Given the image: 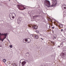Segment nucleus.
Wrapping results in <instances>:
<instances>
[{"label":"nucleus","mask_w":66,"mask_h":66,"mask_svg":"<svg viewBox=\"0 0 66 66\" xmlns=\"http://www.w3.org/2000/svg\"><path fill=\"white\" fill-rule=\"evenodd\" d=\"M53 4L51 6L50 3L49 1L47 0H45L44 4L46 6L48 7H53L57 4V0H52Z\"/></svg>","instance_id":"nucleus-1"},{"label":"nucleus","mask_w":66,"mask_h":66,"mask_svg":"<svg viewBox=\"0 0 66 66\" xmlns=\"http://www.w3.org/2000/svg\"><path fill=\"white\" fill-rule=\"evenodd\" d=\"M29 27H32L34 29H37L38 28V26L35 25L30 24L29 25Z\"/></svg>","instance_id":"nucleus-2"},{"label":"nucleus","mask_w":66,"mask_h":66,"mask_svg":"<svg viewBox=\"0 0 66 66\" xmlns=\"http://www.w3.org/2000/svg\"><path fill=\"white\" fill-rule=\"evenodd\" d=\"M18 9L21 10H25L26 8L24 7L23 6H22L21 5H18Z\"/></svg>","instance_id":"nucleus-3"},{"label":"nucleus","mask_w":66,"mask_h":66,"mask_svg":"<svg viewBox=\"0 0 66 66\" xmlns=\"http://www.w3.org/2000/svg\"><path fill=\"white\" fill-rule=\"evenodd\" d=\"M64 53H62L61 54V55L62 56L61 57L62 58H64L65 56L64 53H66V51L65 50L64 51Z\"/></svg>","instance_id":"nucleus-4"},{"label":"nucleus","mask_w":66,"mask_h":66,"mask_svg":"<svg viewBox=\"0 0 66 66\" xmlns=\"http://www.w3.org/2000/svg\"><path fill=\"white\" fill-rule=\"evenodd\" d=\"M9 18L11 20H13L14 18V17L13 16L12 14H9Z\"/></svg>","instance_id":"nucleus-5"},{"label":"nucleus","mask_w":66,"mask_h":66,"mask_svg":"<svg viewBox=\"0 0 66 66\" xmlns=\"http://www.w3.org/2000/svg\"><path fill=\"white\" fill-rule=\"evenodd\" d=\"M26 42H28V43H30L31 42V39L29 38H27V39H26L24 40Z\"/></svg>","instance_id":"nucleus-6"},{"label":"nucleus","mask_w":66,"mask_h":66,"mask_svg":"<svg viewBox=\"0 0 66 66\" xmlns=\"http://www.w3.org/2000/svg\"><path fill=\"white\" fill-rule=\"evenodd\" d=\"M5 34H6V35H7V33H6L5 34L4 33V34L3 33V34H2L1 33H0V38H1V37L2 36H4Z\"/></svg>","instance_id":"nucleus-7"},{"label":"nucleus","mask_w":66,"mask_h":66,"mask_svg":"<svg viewBox=\"0 0 66 66\" xmlns=\"http://www.w3.org/2000/svg\"><path fill=\"white\" fill-rule=\"evenodd\" d=\"M49 21H50L49 22V23L51 25V26H52L53 24L52 21V20H50Z\"/></svg>","instance_id":"nucleus-8"},{"label":"nucleus","mask_w":66,"mask_h":66,"mask_svg":"<svg viewBox=\"0 0 66 66\" xmlns=\"http://www.w3.org/2000/svg\"><path fill=\"white\" fill-rule=\"evenodd\" d=\"M38 38V36L37 35H35L34 36V38L35 39H37Z\"/></svg>","instance_id":"nucleus-9"},{"label":"nucleus","mask_w":66,"mask_h":66,"mask_svg":"<svg viewBox=\"0 0 66 66\" xmlns=\"http://www.w3.org/2000/svg\"><path fill=\"white\" fill-rule=\"evenodd\" d=\"M26 62L24 61L22 62L21 64L22 65V66H24L25 64H26Z\"/></svg>","instance_id":"nucleus-10"},{"label":"nucleus","mask_w":66,"mask_h":66,"mask_svg":"<svg viewBox=\"0 0 66 66\" xmlns=\"http://www.w3.org/2000/svg\"><path fill=\"white\" fill-rule=\"evenodd\" d=\"M7 35H6V34H5L4 35V36H5V37L2 40V41L3 42V40L5 39V38H6V36H7Z\"/></svg>","instance_id":"nucleus-11"},{"label":"nucleus","mask_w":66,"mask_h":66,"mask_svg":"<svg viewBox=\"0 0 66 66\" xmlns=\"http://www.w3.org/2000/svg\"><path fill=\"white\" fill-rule=\"evenodd\" d=\"M62 7L64 9H66V5H65L64 4L63 5H62Z\"/></svg>","instance_id":"nucleus-12"},{"label":"nucleus","mask_w":66,"mask_h":66,"mask_svg":"<svg viewBox=\"0 0 66 66\" xmlns=\"http://www.w3.org/2000/svg\"><path fill=\"white\" fill-rule=\"evenodd\" d=\"M18 20H19V21H21L22 20V18L21 17H19Z\"/></svg>","instance_id":"nucleus-13"},{"label":"nucleus","mask_w":66,"mask_h":66,"mask_svg":"<svg viewBox=\"0 0 66 66\" xmlns=\"http://www.w3.org/2000/svg\"><path fill=\"white\" fill-rule=\"evenodd\" d=\"M63 42H61V43L60 45V46L61 47H62L63 46Z\"/></svg>","instance_id":"nucleus-14"},{"label":"nucleus","mask_w":66,"mask_h":66,"mask_svg":"<svg viewBox=\"0 0 66 66\" xmlns=\"http://www.w3.org/2000/svg\"><path fill=\"white\" fill-rule=\"evenodd\" d=\"M3 62L5 63V62H6V59H4L3 60Z\"/></svg>","instance_id":"nucleus-15"},{"label":"nucleus","mask_w":66,"mask_h":66,"mask_svg":"<svg viewBox=\"0 0 66 66\" xmlns=\"http://www.w3.org/2000/svg\"><path fill=\"white\" fill-rule=\"evenodd\" d=\"M59 27L61 28L62 27V25L61 24H60L59 26Z\"/></svg>","instance_id":"nucleus-16"},{"label":"nucleus","mask_w":66,"mask_h":66,"mask_svg":"<svg viewBox=\"0 0 66 66\" xmlns=\"http://www.w3.org/2000/svg\"><path fill=\"white\" fill-rule=\"evenodd\" d=\"M37 17V15H35L33 17L34 18H36Z\"/></svg>","instance_id":"nucleus-17"},{"label":"nucleus","mask_w":66,"mask_h":66,"mask_svg":"<svg viewBox=\"0 0 66 66\" xmlns=\"http://www.w3.org/2000/svg\"><path fill=\"white\" fill-rule=\"evenodd\" d=\"M10 48H12L13 47V46H12V45H11L10 46Z\"/></svg>","instance_id":"nucleus-18"},{"label":"nucleus","mask_w":66,"mask_h":66,"mask_svg":"<svg viewBox=\"0 0 66 66\" xmlns=\"http://www.w3.org/2000/svg\"><path fill=\"white\" fill-rule=\"evenodd\" d=\"M12 16H15V14H12Z\"/></svg>","instance_id":"nucleus-19"},{"label":"nucleus","mask_w":66,"mask_h":66,"mask_svg":"<svg viewBox=\"0 0 66 66\" xmlns=\"http://www.w3.org/2000/svg\"><path fill=\"white\" fill-rule=\"evenodd\" d=\"M51 43H52L53 44H54V42H53V41H51Z\"/></svg>","instance_id":"nucleus-20"},{"label":"nucleus","mask_w":66,"mask_h":66,"mask_svg":"<svg viewBox=\"0 0 66 66\" xmlns=\"http://www.w3.org/2000/svg\"><path fill=\"white\" fill-rule=\"evenodd\" d=\"M38 14H40L41 13V12H38Z\"/></svg>","instance_id":"nucleus-21"},{"label":"nucleus","mask_w":66,"mask_h":66,"mask_svg":"<svg viewBox=\"0 0 66 66\" xmlns=\"http://www.w3.org/2000/svg\"><path fill=\"white\" fill-rule=\"evenodd\" d=\"M36 32L37 33H38V31H37V30H36Z\"/></svg>","instance_id":"nucleus-22"},{"label":"nucleus","mask_w":66,"mask_h":66,"mask_svg":"<svg viewBox=\"0 0 66 66\" xmlns=\"http://www.w3.org/2000/svg\"><path fill=\"white\" fill-rule=\"evenodd\" d=\"M37 17H38L39 16V15H37Z\"/></svg>","instance_id":"nucleus-23"},{"label":"nucleus","mask_w":66,"mask_h":66,"mask_svg":"<svg viewBox=\"0 0 66 66\" xmlns=\"http://www.w3.org/2000/svg\"><path fill=\"white\" fill-rule=\"evenodd\" d=\"M56 38L55 37H54V38H53L54 39H56Z\"/></svg>","instance_id":"nucleus-24"},{"label":"nucleus","mask_w":66,"mask_h":66,"mask_svg":"<svg viewBox=\"0 0 66 66\" xmlns=\"http://www.w3.org/2000/svg\"><path fill=\"white\" fill-rule=\"evenodd\" d=\"M61 31H63V29H62L61 30Z\"/></svg>","instance_id":"nucleus-25"},{"label":"nucleus","mask_w":66,"mask_h":66,"mask_svg":"<svg viewBox=\"0 0 66 66\" xmlns=\"http://www.w3.org/2000/svg\"><path fill=\"white\" fill-rule=\"evenodd\" d=\"M2 39H1V38L0 37V40H1L2 41Z\"/></svg>","instance_id":"nucleus-26"},{"label":"nucleus","mask_w":66,"mask_h":66,"mask_svg":"<svg viewBox=\"0 0 66 66\" xmlns=\"http://www.w3.org/2000/svg\"><path fill=\"white\" fill-rule=\"evenodd\" d=\"M41 39H42V40H43V39L42 38H41Z\"/></svg>","instance_id":"nucleus-27"},{"label":"nucleus","mask_w":66,"mask_h":66,"mask_svg":"<svg viewBox=\"0 0 66 66\" xmlns=\"http://www.w3.org/2000/svg\"><path fill=\"white\" fill-rule=\"evenodd\" d=\"M2 47V46L1 45H0V47Z\"/></svg>","instance_id":"nucleus-28"},{"label":"nucleus","mask_w":66,"mask_h":66,"mask_svg":"<svg viewBox=\"0 0 66 66\" xmlns=\"http://www.w3.org/2000/svg\"><path fill=\"white\" fill-rule=\"evenodd\" d=\"M52 28L53 29H54V27H52Z\"/></svg>","instance_id":"nucleus-29"},{"label":"nucleus","mask_w":66,"mask_h":66,"mask_svg":"<svg viewBox=\"0 0 66 66\" xmlns=\"http://www.w3.org/2000/svg\"><path fill=\"white\" fill-rule=\"evenodd\" d=\"M58 47H60V46H58Z\"/></svg>","instance_id":"nucleus-30"},{"label":"nucleus","mask_w":66,"mask_h":66,"mask_svg":"<svg viewBox=\"0 0 66 66\" xmlns=\"http://www.w3.org/2000/svg\"><path fill=\"white\" fill-rule=\"evenodd\" d=\"M13 65H14V66H16V65H15V64H14Z\"/></svg>","instance_id":"nucleus-31"},{"label":"nucleus","mask_w":66,"mask_h":66,"mask_svg":"<svg viewBox=\"0 0 66 66\" xmlns=\"http://www.w3.org/2000/svg\"><path fill=\"white\" fill-rule=\"evenodd\" d=\"M65 40L66 41V38L65 39Z\"/></svg>","instance_id":"nucleus-32"}]
</instances>
